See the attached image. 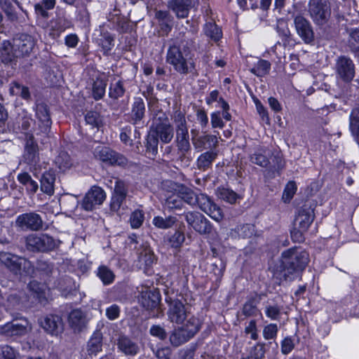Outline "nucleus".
<instances>
[{
  "instance_id": "5",
  "label": "nucleus",
  "mask_w": 359,
  "mask_h": 359,
  "mask_svg": "<svg viewBox=\"0 0 359 359\" xmlns=\"http://www.w3.org/2000/svg\"><path fill=\"white\" fill-rule=\"evenodd\" d=\"M0 263L15 274L28 275L33 271V266L29 260L9 252H0Z\"/></svg>"
},
{
  "instance_id": "29",
  "label": "nucleus",
  "mask_w": 359,
  "mask_h": 359,
  "mask_svg": "<svg viewBox=\"0 0 359 359\" xmlns=\"http://www.w3.org/2000/svg\"><path fill=\"white\" fill-rule=\"evenodd\" d=\"M145 113V105L141 97H135L132 105L130 112V122L135 125L140 122L144 118Z\"/></svg>"
},
{
  "instance_id": "19",
  "label": "nucleus",
  "mask_w": 359,
  "mask_h": 359,
  "mask_svg": "<svg viewBox=\"0 0 359 359\" xmlns=\"http://www.w3.org/2000/svg\"><path fill=\"white\" fill-rule=\"evenodd\" d=\"M195 6L194 0H169L167 3L168 8L172 11L177 18H186L189 12Z\"/></svg>"
},
{
  "instance_id": "60",
  "label": "nucleus",
  "mask_w": 359,
  "mask_h": 359,
  "mask_svg": "<svg viewBox=\"0 0 359 359\" xmlns=\"http://www.w3.org/2000/svg\"><path fill=\"white\" fill-rule=\"evenodd\" d=\"M265 354L264 344L257 343L252 348L249 356L251 359H262Z\"/></svg>"
},
{
  "instance_id": "59",
  "label": "nucleus",
  "mask_w": 359,
  "mask_h": 359,
  "mask_svg": "<svg viewBox=\"0 0 359 359\" xmlns=\"http://www.w3.org/2000/svg\"><path fill=\"white\" fill-rule=\"evenodd\" d=\"M127 194L128 188L126 184L121 180H116L113 195L126 198Z\"/></svg>"
},
{
  "instance_id": "16",
  "label": "nucleus",
  "mask_w": 359,
  "mask_h": 359,
  "mask_svg": "<svg viewBox=\"0 0 359 359\" xmlns=\"http://www.w3.org/2000/svg\"><path fill=\"white\" fill-rule=\"evenodd\" d=\"M35 116L37 120L38 128L34 130H39V133L47 134L50 130L52 121L50 116L48 107L43 103L37 104L35 109Z\"/></svg>"
},
{
  "instance_id": "45",
  "label": "nucleus",
  "mask_w": 359,
  "mask_h": 359,
  "mask_svg": "<svg viewBox=\"0 0 359 359\" xmlns=\"http://www.w3.org/2000/svg\"><path fill=\"white\" fill-rule=\"evenodd\" d=\"M174 124L176 134L189 133L185 116L181 112L175 114Z\"/></svg>"
},
{
  "instance_id": "4",
  "label": "nucleus",
  "mask_w": 359,
  "mask_h": 359,
  "mask_svg": "<svg viewBox=\"0 0 359 359\" xmlns=\"http://www.w3.org/2000/svg\"><path fill=\"white\" fill-rule=\"evenodd\" d=\"M250 158L252 163L263 168H266L271 164V168L278 172L285 166V163L280 154L273 155L271 151L264 147L257 148Z\"/></svg>"
},
{
  "instance_id": "8",
  "label": "nucleus",
  "mask_w": 359,
  "mask_h": 359,
  "mask_svg": "<svg viewBox=\"0 0 359 359\" xmlns=\"http://www.w3.org/2000/svg\"><path fill=\"white\" fill-rule=\"evenodd\" d=\"M27 248L31 251H48L57 246V242L47 234H30L25 238Z\"/></svg>"
},
{
  "instance_id": "43",
  "label": "nucleus",
  "mask_w": 359,
  "mask_h": 359,
  "mask_svg": "<svg viewBox=\"0 0 359 359\" xmlns=\"http://www.w3.org/2000/svg\"><path fill=\"white\" fill-rule=\"evenodd\" d=\"M97 274L104 285L111 284L115 278L113 271L106 266H100L97 269Z\"/></svg>"
},
{
  "instance_id": "56",
  "label": "nucleus",
  "mask_w": 359,
  "mask_h": 359,
  "mask_svg": "<svg viewBox=\"0 0 359 359\" xmlns=\"http://www.w3.org/2000/svg\"><path fill=\"white\" fill-rule=\"evenodd\" d=\"M191 133L193 135L192 137V143L194 146L195 149L198 151H202L203 149L207 148L205 136L201 135L199 137L196 136V131L195 130H191Z\"/></svg>"
},
{
  "instance_id": "2",
  "label": "nucleus",
  "mask_w": 359,
  "mask_h": 359,
  "mask_svg": "<svg viewBox=\"0 0 359 359\" xmlns=\"http://www.w3.org/2000/svg\"><path fill=\"white\" fill-rule=\"evenodd\" d=\"M166 61L181 74H187L195 69L194 60L187 48L182 49L177 45L169 47Z\"/></svg>"
},
{
  "instance_id": "35",
  "label": "nucleus",
  "mask_w": 359,
  "mask_h": 359,
  "mask_svg": "<svg viewBox=\"0 0 359 359\" xmlns=\"http://www.w3.org/2000/svg\"><path fill=\"white\" fill-rule=\"evenodd\" d=\"M203 32L208 38L215 42L218 41L222 36L221 29L215 22H206L204 25Z\"/></svg>"
},
{
  "instance_id": "13",
  "label": "nucleus",
  "mask_w": 359,
  "mask_h": 359,
  "mask_svg": "<svg viewBox=\"0 0 359 359\" xmlns=\"http://www.w3.org/2000/svg\"><path fill=\"white\" fill-rule=\"evenodd\" d=\"M185 220L200 234H209L212 231V224L203 215L198 212H188L184 214Z\"/></svg>"
},
{
  "instance_id": "11",
  "label": "nucleus",
  "mask_w": 359,
  "mask_h": 359,
  "mask_svg": "<svg viewBox=\"0 0 359 359\" xmlns=\"http://www.w3.org/2000/svg\"><path fill=\"white\" fill-rule=\"evenodd\" d=\"M198 208L209 215L216 222H220L224 218V214L221 208L207 195L200 194L197 196V203Z\"/></svg>"
},
{
  "instance_id": "31",
  "label": "nucleus",
  "mask_w": 359,
  "mask_h": 359,
  "mask_svg": "<svg viewBox=\"0 0 359 359\" xmlns=\"http://www.w3.org/2000/svg\"><path fill=\"white\" fill-rule=\"evenodd\" d=\"M55 175L50 171L45 172L40 180L41 182V190L49 195L51 196L54 194V183H55Z\"/></svg>"
},
{
  "instance_id": "3",
  "label": "nucleus",
  "mask_w": 359,
  "mask_h": 359,
  "mask_svg": "<svg viewBox=\"0 0 359 359\" xmlns=\"http://www.w3.org/2000/svg\"><path fill=\"white\" fill-rule=\"evenodd\" d=\"M201 323L194 316L188 318L182 326L175 328L170 334V344L175 347L187 342L200 330Z\"/></svg>"
},
{
  "instance_id": "14",
  "label": "nucleus",
  "mask_w": 359,
  "mask_h": 359,
  "mask_svg": "<svg viewBox=\"0 0 359 359\" xmlns=\"http://www.w3.org/2000/svg\"><path fill=\"white\" fill-rule=\"evenodd\" d=\"M335 71L339 79L350 82L355 76V65L351 58L341 55L336 60Z\"/></svg>"
},
{
  "instance_id": "64",
  "label": "nucleus",
  "mask_w": 359,
  "mask_h": 359,
  "mask_svg": "<svg viewBox=\"0 0 359 359\" xmlns=\"http://www.w3.org/2000/svg\"><path fill=\"white\" fill-rule=\"evenodd\" d=\"M121 313L120 307L116 304H112L106 309V316L110 320L117 319Z\"/></svg>"
},
{
  "instance_id": "61",
  "label": "nucleus",
  "mask_w": 359,
  "mask_h": 359,
  "mask_svg": "<svg viewBox=\"0 0 359 359\" xmlns=\"http://www.w3.org/2000/svg\"><path fill=\"white\" fill-rule=\"evenodd\" d=\"M245 333L246 334H250V339L252 340H257L258 339L259 335L257 323L255 320H251L245 326Z\"/></svg>"
},
{
  "instance_id": "17",
  "label": "nucleus",
  "mask_w": 359,
  "mask_h": 359,
  "mask_svg": "<svg viewBox=\"0 0 359 359\" xmlns=\"http://www.w3.org/2000/svg\"><path fill=\"white\" fill-rule=\"evenodd\" d=\"M296 31L301 39L306 43L313 41L314 33L309 21L302 15H297L294 18Z\"/></svg>"
},
{
  "instance_id": "44",
  "label": "nucleus",
  "mask_w": 359,
  "mask_h": 359,
  "mask_svg": "<svg viewBox=\"0 0 359 359\" xmlns=\"http://www.w3.org/2000/svg\"><path fill=\"white\" fill-rule=\"evenodd\" d=\"M158 138L154 134L149 133L147 137L146 150L149 156H154L158 152Z\"/></svg>"
},
{
  "instance_id": "12",
  "label": "nucleus",
  "mask_w": 359,
  "mask_h": 359,
  "mask_svg": "<svg viewBox=\"0 0 359 359\" xmlns=\"http://www.w3.org/2000/svg\"><path fill=\"white\" fill-rule=\"evenodd\" d=\"M105 198V191L100 187L93 186L83 198L81 207L86 211H91L101 205Z\"/></svg>"
},
{
  "instance_id": "57",
  "label": "nucleus",
  "mask_w": 359,
  "mask_h": 359,
  "mask_svg": "<svg viewBox=\"0 0 359 359\" xmlns=\"http://www.w3.org/2000/svg\"><path fill=\"white\" fill-rule=\"evenodd\" d=\"M278 328L276 324L271 323L266 325L263 329V337L266 340L276 338Z\"/></svg>"
},
{
  "instance_id": "24",
  "label": "nucleus",
  "mask_w": 359,
  "mask_h": 359,
  "mask_svg": "<svg viewBox=\"0 0 359 359\" xmlns=\"http://www.w3.org/2000/svg\"><path fill=\"white\" fill-rule=\"evenodd\" d=\"M23 159L25 163L32 166L36 165L39 161L38 146L33 141L32 137L26 143Z\"/></svg>"
},
{
  "instance_id": "42",
  "label": "nucleus",
  "mask_w": 359,
  "mask_h": 359,
  "mask_svg": "<svg viewBox=\"0 0 359 359\" xmlns=\"http://www.w3.org/2000/svg\"><path fill=\"white\" fill-rule=\"evenodd\" d=\"M107 82L101 79H97L93 85V96L95 100H98L102 98L105 94Z\"/></svg>"
},
{
  "instance_id": "49",
  "label": "nucleus",
  "mask_w": 359,
  "mask_h": 359,
  "mask_svg": "<svg viewBox=\"0 0 359 359\" xmlns=\"http://www.w3.org/2000/svg\"><path fill=\"white\" fill-rule=\"evenodd\" d=\"M144 219V215L142 210H136L130 215L129 222L133 229L140 228Z\"/></svg>"
},
{
  "instance_id": "25",
  "label": "nucleus",
  "mask_w": 359,
  "mask_h": 359,
  "mask_svg": "<svg viewBox=\"0 0 359 359\" xmlns=\"http://www.w3.org/2000/svg\"><path fill=\"white\" fill-rule=\"evenodd\" d=\"M163 187L165 191V204L167 208L171 210L180 209L182 206V202L178 191L165 187V182L163 184Z\"/></svg>"
},
{
  "instance_id": "53",
  "label": "nucleus",
  "mask_w": 359,
  "mask_h": 359,
  "mask_svg": "<svg viewBox=\"0 0 359 359\" xmlns=\"http://www.w3.org/2000/svg\"><path fill=\"white\" fill-rule=\"evenodd\" d=\"M0 6L7 17L11 20L17 19V15L12 3L8 0H0Z\"/></svg>"
},
{
  "instance_id": "6",
  "label": "nucleus",
  "mask_w": 359,
  "mask_h": 359,
  "mask_svg": "<svg viewBox=\"0 0 359 359\" xmlns=\"http://www.w3.org/2000/svg\"><path fill=\"white\" fill-rule=\"evenodd\" d=\"M152 128L154 134L164 144L171 142L173 138V128L165 114L158 113L154 118Z\"/></svg>"
},
{
  "instance_id": "58",
  "label": "nucleus",
  "mask_w": 359,
  "mask_h": 359,
  "mask_svg": "<svg viewBox=\"0 0 359 359\" xmlns=\"http://www.w3.org/2000/svg\"><path fill=\"white\" fill-rule=\"evenodd\" d=\"M257 312V302L254 299L248 300L243 306V313L246 316H255Z\"/></svg>"
},
{
  "instance_id": "47",
  "label": "nucleus",
  "mask_w": 359,
  "mask_h": 359,
  "mask_svg": "<svg viewBox=\"0 0 359 359\" xmlns=\"http://www.w3.org/2000/svg\"><path fill=\"white\" fill-rule=\"evenodd\" d=\"M349 39L348 45L353 53L359 52V28L351 29L348 31Z\"/></svg>"
},
{
  "instance_id": "34",
  "label": "nucleus",
  "mask_w": 359,
  "mask_h": 359,
  "mask_svg": "<svg viewBox=\"0 0 359 359\" xmlns=\"http://www.w3.org/2000/svg\"><path fill=\"white\" fill-rule=\"evenodd\" d=\"M102 337L100 333H94L87 344V351L89 355H96L102 351Z\"/></svg>"
},
{
  "instance_id": "46",
  "label": "nucleus",
  "mask_w": 359,
  "mask_h": 359,
  "mask_svg": "<svg viewBox=\"0 0 359 359\" xmlns=\"http://www.w3.org/2000/svg\"><path fill=\"white\" fill-rule=\"evenodd\" d=\"M350 130L352 135L359 140V109H355L350 115Z\"/></svg>"
},
{
  "instance_id": "48",
  "label": "nucleus",
  "mask_w": 359,
  "mask_h": 359,
  "mask_svg": "<svg viewBox=\"0 0 359 359\" xmlns=\"http://www.w3.org/2000/svg\"><path fill=\"white\" fill-rule=\"evenodd\" d=\"M176 221L177 219L174 217L170 216L166 218H163L162 217L157 216L153 219V224L155 226L160 229H168L172 227Z\"/></svg>"
},
{
  "instance_id": "51",
  "label": "nucleus",
  "mask_w": 359,
  "mask_h": 359,
  "mask_svg": "<svg viewBox=\"0 0 359 359\" xmlns=\"http://www.w3.org/2000/svg\"><path fill=\"white\" fill-rule=\"evenodd\" d=\"M55 162L58 165L60 169L63 171L69 169L72 165L71 157L66 152L60 153L56 158Z\"/></svg>"
},
{
  "instance_id": "55",
  "label": "nucleus",
  "mask_w": 359,
  "mask_h": 359,
  "mask_svg": "<svg viewBox=\"0 0 359 359\" xmlns=\"http://www.w3.org/2000/svg\"><path fill=\"white\" fill-rule=\"evenodd\" d=\"M297 185L294 182H289L285 187L283 194V200L285 203H288L294 196L297 191Z\"/></svg>"
},
{
  "instance_id": "1",
  "label": "nucleus",
  "mask_w": 359,
  "mask_h": 359,
  "mask_svg": "<svg viewBox=\"0 0 359 359\" xmlns=\"http://www.w3.org/2000/svg\"><path fill=\"white\" fill-rule=\"evenodd\" d=\"M309 263V254L299 248L283 251L280 263L276 266L274 276L282 280L291 281L296 278Z\"/></svg>"
},
{
  "instance_id": "9",
  "label": "nucleus",
  "mask_w": 359,
  "mask_h": 359,
  "mask_svg": "<svg viewBox=\"0 0 359 359\" xmlns=\"http://www.w3.org/2000/svg\"><path fill=\"white\" fill-rule=\"evenodd\" d=\"M94 155L96 158L108 165L123 167L127 165L128 163L126 157L107 147H97L95 149Z\"/></svg>"
},
{
  "instance_id": "21",
  "label": "nucleus",
  "mask_w": 359,
  "mask_h": 359,
  "mask_svg": "<svg viewBox=\"0 0 359 359\" xmlns=\"http://www.w3.org/2000/svg\"><path fill=\"white\" fill-rule=\"evenodd\" d=\"M68 321L74 332H80L86 327L88 320L85 313L75 309L69 313Z\"/></svg>"
},
{
  "instance_id": "20",
  "label": "nucleus",
  "mask_w": 359,
  "mask_h": 359,
  "mask_svg": "<svg viewBox=\"0 0 359 359\" xmlns=\"http://www.w3.org/2000/svg\"><path fill=\"white\" fill-rule=\"evenodd\" d=\"M165 187L178 191L182 203L184 201L190 205H196L198 194H195L191 189L182 184L175 183L172 181L165 182Z\"/></svg>"
},
{
  "instance_id": "52",
  "label": "nucleus",
  "mask_w": 359,
  "mask_h": 359,
  "mask_svg": "<svg viewBox=\"0 0 359 359\" xmlns=\"http://www.w3.org/2000/svg\"><path fill=\"white\" fill-rule=\"evenodd\" d=\"M87 124L94 128H100L102 126V118L96 111H88L85 116Z\"/></svg>"
},
{
  "instance_id": "27",
  "label": "nucleus",
  "mask_w": 359,
  "mask_h": 359,
  "mask_svg": "<svg viewBox=\"0 0 359 359\" xmlns=\"http://www.w3.org/2000/svg\"><path fill=\"white\" fill-rule=\"evenodd\" d=\"M26 332V327L18 323L11 322L0 326V334L6 337L22 336Z\"/></svg>"
},
{
  "instance_id": "62",
  "label": "nucleus",
  "mask_w": 359,
  "mask_h": 359,
  "mask_svg": "<svg viewBox=\"0 0 359 359\" xmlns=\"http://www.w3.org/2000/svg\"><path fill=\"white\" fill-rule=\"evenodd\" d=\"M185 237L182 232L177 231L170 236L169 242L172 247L179 248L184 241Z\"/></svg>"
},
{
  "instance_id": "37",
  "label": "nucleus",
  "mask_w": 359,
  "mask_h": 359,
  "mask_svg": "<svg viewBox=\"0 0 359 359\" xmlns=\"http://www.w3.org/2000/svg\"><path fill=\"white\" fill-rule=\"evenodd\" d=\"M51 27L53 30L59 33L64 32L66 29L71 27V22L64 14H60L51 21Z\"/></svg>"
},
{
  "instance_id": "30",
  "label": "nucleus",
  "mask_w": 359,
  "mask_h": 359,
  "mask_svg": "<svg viewBox=\"0 0 359 359\" xmlns=\"http://www.w3.org/2000/svg\"><path fill=\"white\" fill-rule=\"evenodd\" d=\"M217 156V151L212 149L201 154L197 158V167L200 170H205L212 165V162L216 159Z\"/></svg>"
},
{
  "instance_id": "23",
  "label": "nucleus",
  "mask_w": 359,
  "mask_h": 359,
  "mask_svg": "<svg viewBox=\"0 0 359 359\" xmlns=\"http://www.w3.org/2000/svg\"><path fill=\"white\" fill-rule=\"evenodd\" d=\"M35 45L33 37L28 34H22L15 41V46L17 48L16 52L20 55H28L32 51Z\"/></svg>"
},
{
  "instance_id": "15",
  "label": "nucleus",
  "mask_w": 359,
  "mask_h": 359,
  "mask_svg": "<svg viewBox=\"0 0 359 359\" xmlns=\"http://www.w3.org/2000/svg\"><path fill=\"white\" fill-rule=\"evenodd\" d=\"M15 224L24 230L39 231L43 227V219L39 214L30 212L18 215Z\"/></svg>"
},
{
  "instance_id": "28",
  "label": "nucleus",
  "mask_w": 359,
  "mask_h": 359,
  "mask_svg": "<svg viewBox=\"0 0 359 359\" xmlns=\"http://www.w3.org/2000/svg\"><path fill=\"white\" fill-rule=\"evenodd\" d=\"M41 326L48 333L55 334L62 327V319L55 315H49L40 320Z\"/></svg>"
},
{
  "instance_id": "7",
  "label": "nucleus",
  "mask_w": 359,
  "mask_h": 359,
  "mask_svg": "<svg viewBox=\"0 0 359 359\" xmlns=\"http://www.w3.org/2000/svg\"><path fill=\"white\" fill-rule=\"evenodd\" d=\"M309 13L317 25H324L330 16V8L327 0H309Z\"/></svg>"
},
{
  "instance_id": "26",
  "label": "nucleus",
  "mask_w": 359,
  "mask_h": 359,
  "mask_svg": "<svg viewBox=\"0 0 359 359\" xmlns=\"http://www.w3.org/2000/svg\"><path fill=\"white\" fill-rule=\"evenodd\" d=\"M117 345L118 349L126 355H135L140 351L139 345L126 336H120Z\"/></svg>"
},
{
  "instance_id": "32",
  "label": "nucleus",
  "mask_w": 359,
  "mask_h": 359,
  "mask_svg": "<svg viewBox=\"0 0 359 359\" xmlns=\"http://www.w3.org/2000/svg\"><path fill=\"white\" fill-rule=\"evenodd\" d=\"M175 143L182 156H185L191 151L189 133L176 134Z\"/></svg>"
},
{
  "instance_id": "33",
  "label": "nucleus",
  "mask_w": 359,
  "mask_h": 359,
  "mask_svg": "<svg viewBox=\"0 0 359 359\" xmlns=\"http://www.w3.org/2000/svg\"><path fill=\"white\" fill-rule=\"evenodd\" d=\"M138 261L140 267L144 266L145 268L150 267L155 262V256L148 246H145L139 252Z\"/></svg>"
},
{
  "instance_id": "38",
  "label": "nucleus",
  "mask_w": 359,
  "mask_h": 359,
  "mask_svg": "<svg viewBox=\"0 0 359 359\" xmlns=\"http://www.w3.org/2000/svg\"><path fill=\"white\" fill-rule=\"evenodd\" d=\"M56 4V0H42L41 3L35 4L34 10L37 15L44 18L48 17L47 10L53 9Z\"/></svg>"
},
{
  "instance_id": "10",
  "label": "nucleus",
  "mask_w": 359,
  "mask_h": 359,
  "mask_svg": "<svg viewBox=\"0 0 359 359\" xmlns=\"http://www.w3.org/2000/svg\"><path fill=\"white\" fill-rule=\"evenodd\" d=\"M168 320L177 325L182 324L190 316L189 307L185 306L180 299H170L167 312Z\"/></svg>"
},
{
  "instance_id": "22",
  "label": "nucleus",
  "mask_w": 359,
  "mask_h": 359,
  "mask_svg": "<svg viewBox=\"0 0 359 359\" xmlns=\"http://www.w3.org/2000/svg\"><path fill=\"white\" fill-rule=\"evenodd\" d=\"M314 219L313 210L311 208H302L296 216L294 225L302 231H307Z\"/></svg>"
},
{
  "instance_id": "54",
  "label": "nucleus",
  "mask_w": 359,
  "mask_h": 359,
  "mask_svg": "<svg viewBox=\"0 0 359 359\" xmlns=\"http://www.w3.org/2000/svg\"><path fill=\"white\" fill-rule=\"evenodd\" d=\"M125 89L123 83L120 81L111 83L109 88V95L113 99H118L123 95Z\"/></svg>"
},
{
  "instance_id": "40",
  "label": "nucleus",
  "mask_w": 359,
  "mask_h": 359,
  "mask_svg": "<svg viewBox=\"0 0 359 359\" xmlns=\"http://www.w3.org/2000/svg\"><path fill=\"white\" fill-rule=\"evenodd\" d=\"M233 231L239 238H249L255 234V227L253 224H246L237 226Z\"/></svg>"
},
{
  "instance_id": "18",
  "label": "nucleus",
  "mask_w": 359,
  "mask_h": 359,
  "mask_svg": "<svg viewBox=\"0 0 359 359\" xmlns=\"http://www.w3.org/2000/svg\"><path fill=\"white\" fill-rule=\"evenodd\" d=\"M140 302L147 310L154 311L158 310L161 301L159 292L156 290H151L148 287H142L140 291Z\"/></svg>"
},
{
  "instance_id": "36",
  "label": "nucleus",
  "mask_w": 359,
  "mask_h": 359,
  "mask_svg": "<svg viewBox=\"0 0 359 359\" xmlns=\"http://www.w3.org/2000/svg\"><path fill=\"white\" fill-rule=\"evenodd\" d=\"M15 55L13 46L8 41H3L0 43V58L3 62L12 61Z\"/></svg>"
},
{
  "instance_id": "63",
  "label": "nucleus",
  "mask_w": 359,
  "mask_h": 359,
  "mask_svg": "<svg viewBox=\"0 0 359 359\" xmlns=\"http://www.w3.org/2000/svg\"><path fill=\"white\" fill-rule=\"evenodd\" d=\"M0 359H15V351L10 346H4L0 348Z\"/></svg>"
},
{
  "instance_id": "50",
  "label": "nucleus",
  "mask_w": 359,
  "mask_h": 359,
  "mask_svg": "<svg viewBox=\"0 0 359 359\" xmlns=\"http://www.w3.org/2000/svg\"><path fill=\"white\" fill-rule=\"evenodd\" d=\"M28 287L39 299L45 298L46 286L36 280L30 281Z\"/></svg>"
},
{
  "instance_id": "39",
  "label": "nucleus",
  "mask_w": 359,
  "mask_h": 359,
  "mask_svg": "<svg viewBox=\"0 0 359 359\" xmlns=\"http://www.w3.org/2000/svg\"><path fill=\"white\" fill-rule=\"evenodd\" d=\"M270 69L271 63L267 60L261 59L250 70L257 76L262 77L268 74Z\"/></svg>"
},
{
  "instance_id": "41",
  "label": "nucleus",
  "mask_w": 359,
  "mask_h": 359,
  "mask_svg": "<svg viewBox=\"0 0 359 359\" xmlns=\"http://www.w3.org/2000/svg\"><path fill=\"white\" fill-rule=\"evenodd\" d=\"M217 194L220 199L231 204L235 203L238 198V196L236 192L224 187L218 188Z\"/></svg>"
}]
</instances>
